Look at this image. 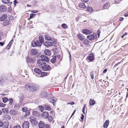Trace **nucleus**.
Segmentation results:
<instances>
[{"mask_svg": "<svg viewBox=\"0 0 128 128\" xmlns=\"http://www.w3.org/2000/svg\"><path fill=\"white\" fill-rule=\"evenodd\" d=\"M28 120L32 124L36 125L38 124V122L36 120V118L32 116L30 117Z\"/></svg>", "mask_w": 128, "mask_h": 128, "instance_id": "f257e3e1", "label": "nucleus"}, {"mask_svg": "<svg viewBox=\"0 0 128 128\" xmlns=\"http://www.w3.org/2000/svg\"><path fill=\"white\" fill-rule=\"evenodd\" d=\"M41 45L42 43L39 40H37L36 42L34 41L32 42V46L34 47H36L38 46H40Z\"/></svg>", "mask_w": 128, "mask_h": 128, "instance_id": "f03ea898", "label": "nucleus"}, {"mask_svg": "<svg viewBox=\"0 0 128 128\" xmlns=\"http://www.w3.org/2000/svg\"><path fill=\"white\" fill-rule=\"evenodd\" d=\"M45 62L43 61L42 60H39L37 62L38 66L41 68L42 67L44 64H46Z\"/></svg>", "mask_w": 128, "mask_h": 128, "instance_id": "7ed1b4c3", "label": "nucleus"}, {"mask_svg": "<svg viewBox=\"0 0 128 128\" xmlns=\"http://www.w3.org/2000/svg\"><path fill=\"white\" fill-rule=\"evenodd\" d=\"M41 68L44 71H48L50 69V67L49 65L46 64H46Z\"/></svg>", "mask_w": 128, "mask_h": 128, "instance_id": "20e7f679", "label": "nucleus"}, {"mask_svg": "<svg viewBox=\"0 0 128 128\" xmlns=\"http://www.w3.org/2000/svg\"><path fill=\"white\" fill-rule=\"evenodd\" d=\"M40 57L42 59L40 60H42L43 61L48 62L49 61L48 58L44 55H42Z\"/></svg>", "mask_w": 128, "mask_h": 128, "instance_id": "39448f33", "label": "nucleus"}, {"mask_svg": "<svg viewBox=\"0 0 128 128\" xmlns=\"http://www.w3.org/2000/svg\"><path fill=\"white\" fill-rule=\"evenodd\" d=\"M22 126L23 128H29V123L28 121H24L23 123Z\"/></svg>", "mask_w": 128, "mask_h": 128, "instance_id": "423d86ee", "label": "nucleus"}, {"mask_svg": "<svg viewBox=\"0 0 128 128\" xmlns=\"http://www.w3.org/2000/svg\"><path fill=\"white\" fill-rule=\"evenodd\" d=\"M52 43L50 40L45 41L44 43V45L46 47H49L52 45Z\"/></svg>", "mask_w": 128, "mask_h": 128, "instance_id": "0eeeda50", "label": "nucleus"}, {"mask_svg": "<svg viewBox=\"0 0 128 128\" xmlns=\"http://www.w3.org/2000/svg\"><path fill=\"white\" fill-rule=\"evenodd\" d=\"M42 117L44 119H47L49 116L48 113L46 112H44L42 113Z\"/></svg>", "mask_w": 128, "mask_h": 128, "instance_id": "6e6552de", "label": "nucleus"}, {"mask_svg": "<svg viewBox=\"0 0 128 128\" xmlns=\"http://www.w3.org/2000/svg\"><path fill=\"white\" fill-rule=\"evenodd\" d=\"M6 10V8L4 5H2L0 6V12H4Z\"/></svg>", "mask_w": 128, "mask_h": 128, "instance_id": "1a4fd4ad", "label": "nucleus"}, {"mask_svg": "<svg viewBox=\"0 0 128 128\" xmlns=\"http://www.w3.org/2000/svg\"><path fill=\"white\" fill-rule=\"evenodd\" d=\"M95 35L94 34H90L87 36V38L90 40H92L95 39Z\"/></svg>", "mask_w": 128, "mask_h": 128, "instance_id": "9d476101", "label": "nucleus"}, {"mask_svg": "<svg viewBox=\"0 0 128 128\" xmlns=\"http://www.w3.org/2000/svg\"><path fill=\"white\" fill-rule=\"evenodd\" d=\"M49 101L54 105V103L56 102V98L53 97H50L48 98Z\"/></svg>", "mask_w": 128, "mask_h": 128, "instance_id": "9b49d317", "label": "nucleus"}, {"mask_svg": "<svg viewBox=\"0 0 128 128\" xmlns=\"http://www.w3.org/2000/svg\"><path fill=\"white\" fill-rule=\"evenodd\" d=\"M77 36L80 40L83 41L85 39L84 36L82 34H77Z\"/></svg>", "mask_w": 128, "mask_h": 128, "instance_id": "f8f14e48", "label": "nucleus"}, {"mask_svg": "<svg viewBox=\"0 0 128 128\" xmlns=\"http://www.w3.org/2000/svg\"><path fill=\"white\" fill-rule=\"evenodd\" d=\"M44 54L46 55L50 56L51 54L50 51L48 49H46L44 51Z\"/></svg>", "mask_w": 128, "mask_h": 128, "instance_id": "ddd939ff", "label": "nucleus"}, {"mask_svg": "<svg viewBox=\"0 0 128 128\" xmlns=\"http://www.w3.org/2000/svg\"><path fill=\"white\" fill-rule=\"evenodd\" d=\"M38 126L39 128H44L45 126V124L43 122L40 121L38 123Z\"/></svg>", "mask_w": 128, "mask_h": 128, "instance_id": "4468645a", "label": "nucleus"}, {"mask_svg": "<svg viewBox=\"0 0 128 128\" xmlns=\"http://www.w3.org/2000/svg\"><path fill=\"white\" fill-rule=\"evenodd\" d=\"M36 88L34 86L33 84H32L30 91L35 92H36Z\"/></svg>", "mask_w": 128, "mask_h": 128, "instance_id": "2eb2a0df", "label": "nucleus"}, {"mask_svg": "<svg viewBox=\"0 0 128 128\" xmlns=\"http://www.w3.org/2000/svg\"><path fill=\"white\" fill-rule=\"evenodd\" d=\"M11 115L12 116H14L16 115L17 114V112L14 110H10V112Z\"/></svg>", "mask_w": 128, "mask_h": 128, "instance_id": "dca6fc26", "label": "nucleus"}, {"mask_svg": "<svg viewBox=\"0 0 128 128\" xmlns=\"http://www.w3.org/2000/svg\"><path fill=\"white\" fill-rule=\"evenodd\" d=\"M10 23V20H7L4 21L3 22V25L4 26H7Z\"/></svg>", "mask_w": 128, "mask_h": 128, "instance_id": "f3484780", "label": "nucleus"}, {"mask_svg": "<svg viewBox=\"0 0 128 128\" xmlns=\"http://www.w3.org/2000/svg\"><path fill=\"white\" fill-rule=\"evenodd\" d=\"M94 57L93 55H90L88 56L87 58V60H89L90 61H92L94 59Z\"/></svg>", "mask_w": 128, "mask_h": 128, "instance_id": "a211bd4d", "label": "nucleus"}, {"mask_svg": "<svg viewBox=\"0 0 128 128\" xmlns=\"http://www.w3.org/2000/svg\"><path fill=\"white\" fill-rule=\"evenodd\" d=\"M38 52L37 50L36 49H34L31 50V54L32 55H35Z\"/></svg>", "mask_w": 128, "mask_h": 128, "instance_id": "6ab92c4d", "label": "nucleus"}, {"mask_svg": "<svg viewBox=\"0 0 128 128\" xmlns=\"http://www.w3.org/2000/svg\"><path fill=\"white\" fill-rule=\"evenodd\" d=\"M44 109L45 110H48V111H50L51 110V108L47 104H45L44 105Z\"/></svg>", "mask_w": 128, "mask_h": 128, "instance_id": "aec40b11", "label": "nucleus"}, {"mask_svg": "<svg viewBox=\"0 0 128 128\" xmlns=\"http://www.w3.org/2000/svg\"><path fill=\"white\" fill-rule=\"evenodd\" d=\"M82 32L84 34H88L91 33V31L90 30L86 29L83 30Z\"/></svg>", "mask_w": 128, "mask_h": 128, "instance_id": "412c9836", "label": "nucleus"}, {"mask_svg": "<svg viewBox=\"0 0 128 128\" xmlns=\"http://www.w3.org/2000/svg\"><path fill=\"white\" fill-rule=\"evenodd\" d=\"M7 18V16L6 14L3 15L0 17V21H2L6 19Z\"/></svg>", "mask_w": 128, "mask_h": 128, "instance_id": "4be33fe9", "label": "nucleus"}, {"mask_svg": "<svg viewBox=\"0 0 128 128\" xmlns=\"http://www.w3.org/2000/svg\"><path fill=\"white\" fill-rule=\"evenodd\" d=\"M11 118L10 116L9 115L6 114L5 115L4 117V119L8 120H10Z\"/></svg>", "mask_w": 128, "mask_h": 128, "instance_id": "5701e85b", "label": "nucleus"}, {"mask_svg": "<svg viewBox=\"0 0 128 128\" xmlns=\"http://www.w3.org/2000/svg\"><path fill=\"white\" fill-rule=\"evenodd\" d=\"M26 60L27 62L33 63L34 62V60L32 58L29 57L27 58Z\"/></svg>", "mask_w": 128, "mask_h": 128, "instance_id": "b1692460", "label": "nucleus"}, {"mask_svg": "<svg viewBox=\"0 0 128 128\" xmlns=\"http://www.w3.org/2000/svg\"><path fill=\"white\" fill-rule=\"evenodd\" d=\"M109 122V121L108 120H107L105 121L104 126V128H106L108 127Z\"/></svg>", "mask_w": 128, "mask_h": 128, "instance_id": "393cba45", "label": "nucleus"}, {"mask_svg": "<svg viewBox=\"0 0 128 128\" xmlns=\"http://www.w3.org/2000/svg\"><path fill=\"white\" fill-rule=\"evenodd\" d=\"M32 84H27L25 86V87L26 88L30 91Z\"/></svg>", "mask_w": 128, "mask_h": 128, "instance_id": "a878e982", "label": "nucleus"}, {"mask_svg": "<svg viewBox=\"0 0 128 128\" xmlns=\"http://www.w3.org/2000/svg\"><path fill=\"white\" fill-rule=\"evenodd\" d=\"M79 6L83 8H86V6L83 3L80 4L79 5Z\"/></svg>", "mask_w": 128, "mask_h": 128, "instance_id": "bb28decb", "label": "nucleus"}, {"mask_svg": "<svg viewBox=\"0 0 128 128\" xmlns=\"http://www.w3.org/2000/svg\"><path fill=\"white\" fill-rule=\"evenodd\" d=\"M44 38L46 40L48 41L52 39L51 37L48 35H45L44 36Z\"/></svg>", "mask_w": 128, "mask_h": 128, "instance_id": "cd10ccee", "label": "nucleus"}, {"mask_svg": "<svg viewBox=\"0 0 128 128\" xmlns=\"http://www.w3.org/2000/svg\"><path fill=\"white\" fill-rule=\"evenodd\" d=\"M34 71L36 73L38 74H40L42 72V71L36 68L34 69Z\"/></svg>", "mask_w": 128, "mask_h": 128, "instance_id": "c85d7f7f", "label": "nucleus"}, {"mask_svg": "<svg viewBox=\"0 0 128 128\" xmlns=\"http://www.w3.org/2000/svg\"><path fill=\"white\" fill-rule=\"evenodd\" d=\"M95 102L94 100H92L91 99H90V106L94 105L95 104Z\"/></svg>", "mask_w": 128, "mask_h": 128, "instance_id": "c756f323", "label": "nucleus"}, {"mask_svg": "<svg viewBox=\"0 0 128 128\" xmlns=\"http://www.w3.org/2000/svg\"><path fill=\"white\" fill-rule=\"evenodd\" d=\"M39 41L42 44L44 42V40L43 37L42 36H39Z\"/></svg>", "mask_w": 128, "mask_h": 128, "instance_id": "7c9ffc66", "label": "nucleus"}, {"mask_svg": "<svg viewBox=\"0 0 128 128\" xmlns=\"http://www.w3.org/2000/svg\"><path fill=\"white\" fill-rule=\"evenodd\" d=\"M52 58L51 60V62L53 63H54L56 60V56H52Z\"/></svg>", "mask_w": 128, "mask_h": 128, "instance_id": "2f4dec72", "label": "nucleus"}, {"mask_svg": "<svg viewBox=\"0 0 128 128\" xmlns=\"http://www.w3.org/2000/svg\"><path fill=\"white\" fill-rule=\"evenodd\" d=\"M93 9L90 6H88L86 9V11L89 12H92Z\"/></svg>", "mask_w": 128, "mask_h": 128, "instance_id": "473e14b6", "label": "nucleus"}, {"mask_svg": "<svg viewBox=\"0 0 128 128\" xmlns=\"http://www.w3.org/2000/svg\"><path fill=\"white\" fill-rule=\"evenodd\" d=\"M49 73L48 72H43L41 74V76L43 77L45 76H46L47 75H48Z\"/></svg>", "mask_w": 128, "mask_h": 128, "instance_id": "72a5a7b5", "label": "nucleus"}, {"mask_svg": "<svg viewBox=\"0 0 128 128\" xmlns=\"http://www.w3.org/2000/svg\"><path fill=\"white\" fill-rule=\"evenodd\" d=\"M2 1L4 4H10L9 3L10 0H2Z\"/></svg>", "mask_w": 128, "mask_h": 128, "instance_id": "f704fd0d", "label": "nucleus"}, {"mask_svg": "<svg viewBox=\"0 0 128 128\" xmlns=\"http://www.w3.org/2000/svg\"><path fill=\"white\" fill-rule=\"evenodd\" d=\"M89 42L88 40L86 39L83 42V44H84L87 45L88 44Z\"/></svg>", "mask_w": 128, "mask_h": 128, "instance_id": "c9c22d12", "label": "nucleus"}, {"mask_svg": "<svg viewBox=\"0 0 128 128\" xmlns=\"http://www.w3.org/2000/svg\"><path fill=\"white\" fill-rule=\"evenodd\" d=\"M32 114L34 116H38V112L36 111H33Z\"/></svg>", "mask_w": 128, "mask_h": 128, "instance_id": "e433bc0d", "label": "nucleus"}, {"mask_svg": "<svg viewBox=\"0 0 128 128\" xmlns=\"http://www.w3.org/2000/svg\"><path fill=\"white\" fill-rule=\"evenodd\" d=\"M2 100L3 102L4 103H6L8 101V99L6 97L2 98Z\"/></svg>", "mask_w": 128, "mask_h": 128, "instance_id": "4c0bfd02", "label": "nucleus"}, {"mask_svg": "<svg viewBox=\"0 0 128 128\" xmlns=\"http://www.w3.org/2000/svg\"><path fill=\"white\" fill-rule=\"evenodd\" d=\"M48 120L50 122H51L53 120V118L52 116H48Z\"/></svg>", "mask_w": 128, "mask_h": 128, "instance_id": "58836bf2", "label": "nucleus"}, {"mask_svg": "<svg viewBox=\"0 0 128 128\" xmlns=\"http://www.w3.org/2000/svg\"><path fill=\"white\" fill-rule=\"evenodd\" d=\"M62 26L63 28L64 29H66L67 28V26L65 24H62Z\"/></svg>", "mask_w": 128, "mask_h": 128, "instance_id": "ea45409f", "label": "nucleus"}, {"mask_svg": "<svg viewBox=\"0 0 128 128\" xmlns=\"http://www.w3.org/2000/svg\"><path fill=\"white\" fill-rule=\"evenodd\" d=\"M48 95L47 93L45 92H42V97L46 96Z\"/></svg>", "mask_w": 128, "mask_h": 128, "instance_id": "a19ab883", "label": "nucleus"}, {"mask_svg": "<svg viewBox=\"0 0 128 128\" xmlns=\"http://www.w3.org/2000/svg\"><path fill=\"white\" fill-rule=\"evenodd\" d=\"M39 109L42 112L44 110V106H40L39 107Z\"/></svg>", "mask_w": 128, "mask_h": 128, "instance_id": "79ce46f5", "label": "nucleus"}, {"mask_svg": "<svg viewBox=\"0 0 128 128\" xmlns=\"http://www.w3.org/2000/svg\"><path fill=\"white\" fill-rule=\"evenodd\" d=\"M108 3H106L103 6V8L104 9H106V8H108Z\"/></svg>", "mask_w": 128, "mask_h": 128, "instance_id": "37998d69", "label": "nucleus"}, {"mask_svg": "<svg viewBox=\"0 0 128 128\" xmlns=\"http://www.w3.org/2000/svg\"><path fill=\"white\" fill-rule=\"evenodd\" d=\"M28 110V108L26 107L23 108H22V110L23 112H26Z\"/></svg>", "mask_w": 128, "mask_h": 128, "instance_id": "c03bdc74", "label": "nucleus"}, {"mask_svg": "<svg viewBox=\"0 0 128 128\" xmlns=\"http://www.w3.org/2000/svg\"><path fill=\"white\" fill-rule=\"evenodd\" d=\"M36 14H30V18H33L35 16Z\"/></svg>", "mask_w": 128, "mask_h": 128, "instance_id": "a18cd8bd", "label": "nucleus"}, {"mask_svg": "<svg viewBox=\"0 0 128 128\" xmlns=\"http://www.w3.org/2000/svg\"><path fill=\"white\" fill-rule=\"evenodd\" d=\"M90 76L92 79H93L94 78V74L92 71L90 73Z\"/></svg>", "mask_w": 128, "mask_h": 128, "instance_id": "49530a36", "label": "nucleus"}, {"mask_svg": "<svg viewBox=\"0 0 128 128\" xmlns=\"http://www.w3.org/2000/svg\"><path fill=\"white\" fill-rule=\"evenodd\" d=\"M13 102V100L11 98H10L9 99V104H10L11 105L12 104Z\"/></svg>", "mask_w": 128, "mask_h": 128, "instance_id": "de8ad7c7", "label": "nucleus"}, {"mask_svg": "<svg viewBox=\"0 0 128 128\" xmlns=\"http://www.w3.org/2000/svg\"><path fill=\"white\" fill-rule=\"evenodd\" d=\"M26 115V116H28L30 114V111L29 110H27L25 112Z\"/></svg>", "mask_w": 128, "mask_h": 128, "instance_id": "09e8293b", "label": "nucleus"}, {"mask_svg": "<svg viewBox=\"0 0 128 128\" xmlns=\"http://www.w3.org/2000/svg\"><path fill=\"white\" fill-rule=\"evenodd\" d=\"M5 105V104L2 102H0V107H3Z\"/></svg>", "mask_w": 128, "mask_h": 128, "instance_id": "8fccbe9b", "label": "nucleus"}, {"mask_svg": "<svg viewBox=\"0 0 128 128\" xmlns=\"http://www.w3.org/2000/svg\"><path fill=\"white\" fill-rule=\"evenodd\" d=\"M13 128H21V127L20 125H18L14 126Z\"/></svg>", "mask_w": 128, "mask_h": 128, "instance_id": "3c124183", "label": "nucleus"}, {"mask_svg": "<svg viewBox=\"0 0 128 128\" xmlns=\"http://www.w3.org/2000/svg\"><path fill=\"white\" fill-rule=\"evenodd\" d=\"M85 107H86V105H84V107L82 109V112L84 114H85L84 110H85Z\"/></svg>", "mask_w": 128, "mask_h": 128, "instance_id": "603ef678", "label": "nucleus"}, {"mask_svg": "<svg viewBox=\"0 0 128 128\" xmlns=\"http://www.w3.org/2000/svg\"><path fill=\"white\" fill-rule=\"evenodd\" d=\"M4 124L0 120V127H2L3 126Z\"/></svg>", "mask_w": 128, "mask_h": 128, "instance_id": "864d4df0", "label": "nucleus"}, {"mask_svg": "<svg viewBox=\"0 0 128 128\" xmlns=\"http://www.w3.org/2000/svg\"><path fill=\"white\" fill-rule=\"evenodd\" d=\"M7 109L6 108H3L2 109V110L4 112H6L7 111Z\"/></svg>", "mask_w": 128, "mask_h": 128, "instance_id": "5fc2aeb1", "label": "nucleus"}, {"mask_svg": "<svg viewBox=\"0 0 128 128\" xmlns=\"http://www.w3.org/2000/svg\"><path fill=\"white\" fill-rule=\"evenodd\" d=\"M84 116L82 114V116H81L80 118L83 121L84 120Z\"/></svg>", "mask_w": 128, "mask_h": 128, "instance_id": "6e6d98bb", "label": "nucleus"}, {"mask_svg": "<svg viewBox=\"0 0 128 128\" xmlns=\"http://www.w3.org/2000/svg\"><path fill=\"white\" fill-rule=\"evenodd\" d=\"M74 104V102H70V103H68V104H72V105H73V104Z\"/></svg>", "mask_w": 128, "mask_h": 128, "instance_id": "4d7b16f0", "label": "nucleus"}, {"mask_svg": "<svg viewBox=\"0 0 128 128\" xmlns=\"http://www.w3.org/2000/svg\"><path fill=\"white\" fill-rule=\"evenodd\" d=\"M83 2H88V0H81Z\"/></svg>", "mask_w": 128, "mask_h": 128, "instance_id": "13d9d810", "label": "nucleus"}, {"mask_svg": "<svg viewBox=\"0 0 128 128\" xmlns=\"http://www.w3.org/2000/svg\"><path fill=\"white\" fill-rule=\"evenodd\" d=\"M38 11L36 10H32V13H36L37 12H38Z\"/></svg>", "mask_w": 128, "mask_h": 128, "instance_id": "bf43d9fd", "label": "nucleus"}, {"mask_svg": "<svg viewBox=\"0 0 128 128\" xmlns=\"http://www.w3.org/2000/svg\"><path fill=\"white\" fill-rule=\"evenodd\" d=\"M124 20V18L123 17H121L119 18V20L120 21H122Z\"/></svg>", "mask_w": 128, "mask_h": 128, "instance_id": "052dcab7", "label": "nucleus"}, {"mask_svg": "<svg viewBox=\"0 0 128 128\" xmlns=\"http://www.w3.org/2000/svg\"><path fill=\"white\" fill-rule=\"evenodd\" d=\"M45 126L46 128H48V127L49 125L48 124H46L45 125Z\"/></svg>", "mask_w": 128, "mask_h": 128, "instance_id": "680f3d73", "label": "nucleus"}, {"mask_svg": "<svg viewBox=\"0 0 128 128\" xmlns=\"http://www.w3.org/2000/svg\"><path fill=\"white\" fill-rule=\"evenodd\" d=\"M107 71V70L106 69H105L103 71V73L104 74Z\"/></svg>", "mask_w": 128, "mask_h": 128, "instance_id": "e2e57ef3", "label": "nucleus"}, {"mask_svg": "<svg viewBox=\"0 0 128 128\" xmlns=\"http://www.w3.org/2000/svg\"><path fill=\"white\" fill-rule=\"evenodd\" d=\"M4 44L3 42H0V45L1 46H2L4 45Z\"/></svg>", "mask_w": 128, "mask_h": 128, "instance_id": "0e129e2a", "label": "nucleus"}, {"mask_svg": "<svg viewBox=\"0 0 128 128\" xmlns=\"http://www.w3.org/2000/svg\"><path fill=\"white\" fill-rule=\"evenodd\" d=\"M124 16H125L127 17L128 16V12H127L126 13L124 14Z\"/></svg>", "mask_w": 128, "mask_h": 128, "instance_id": "69168bd1", "label": "nucleus"}, {"mask_svg": "<svg viewBox=\"0 0 128 128\" xmlns=\"http://www.w3.org/2000/svg\"><path fill=\"white\" fill-rule=\"evenodd\" d=\"M69 53L70 54L69 58H70V60L71 59V55L70 52H69Z\"/></svg>", "mask_w": 128, "mask_h": 128, "instance_id": "338daca9", "label": "nucleus"}, {"mask_svg": "<svg viewBox=\"0 0 128 128\" xmlns=\"http://www.w3.org/2000/svg\"><path fill=\"white\" fill-rule=\"evenodd\" d=\"M128 34V33L126 32L124 33V34H123V35H124V36H125L127 35Z\"/></svg>", "mask_w": 128, "mask_h": 128, "instance_id": "774afa93", "label": "nucleus"}]
</instances>
